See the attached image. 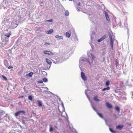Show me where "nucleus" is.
I'll return each instance as SVG.
<instances>
[{
	"mask_svg": "<svg viewBox=\"0 0 133 133\" xmlns=\"http://www.w3.org/2000/svg\"><path fill=\"white\" fill-rule=\"evenodd\" d=\"M23 113L24 115L25 114V112L24 111L19 110L16 112L14 115L15 116L17 117L19 115Z\"/></svg>",
	"mask_w": 133,
	"mask_h": 133,
	"instance_id": "nucleus-1",
	"label": "nucleus"
},
{
	"mask_svg": "<svg viewBox=\"0 0 133 133\" xmlns=\"http://www.w3.org/2000/svg\"><path fill=\"white\" fill-rule=\"evenodd\" d=\"M43 52L45 54H47L50 56H52L54 55L53 53L50 51H48L46 50H44L43 51Z\"/></svg>",
	"mask_w": 133,
	"mask_h": 133,
	"instance_id": "nucleus-2",
	"label": "nucleus"
},
{
	"mask_svg": "<svg viewBox=\"0 0 133 133\" xmlns=\"http://www.w3.org/2000/svg\"><path fill=\"white\" fill-rule=\"evenodd\" d=\"M81 75L82 79L84 81H86L87 80V78L84 73L83 72H81Z\"/></svg>",
	"mask_w": 133,
	"mask_h": 133,
	"instance_id": "nucleus-3",
	"label": "nucleus"
},
{
	"mask_svg": "<svg viewBox=\"0 0 133 133\" xmlns=\"http://www.w3.org/2000/svg\"><path fill=\"white\" fill-rule=\"evenodd\" d=\"M106 38V36L105 35H104L101 38L99 39H98L97 40L98 42H99L103 40H104V39H105V38Z\"/></svg>",
	"mask_w": 133,
	"mask_h": 133,
	"instance_id": "nucleus-4",
	"label": "nucleus"
},
{
	"mask_svg": "<svg viewBox=\"0 0 133 133\" xmlns=\"http://www.w3.org/2000/svg\"><path fill=\"white\" fill-rule=\"evenodd\" d=\"M93 99L96 102H99L100 101V99L98 98L97 96H94L93 98Z\"/></svg>",
	"mask_w": 133,
	"mask_h": 133,
	"instance_id": "nucleus-5",
	"label": "nucleus"
},
{
	"mask_svg": "<svg viewBox=\"0 0 133 133\" xmlns=\"http://www.w3.org/2000/svg\"><path fill=\"white\" fill-rule=\"evenodd\" d=\"M123 127V125H119L116 127V128L119 130H121Z\"/></svg>",
	"mask_w": 133,
	"mask_h": 133,
	"instance_id": "nucleus-6",
	"label": "nucleus"
},
{
	"mask_svg": "<svg viewBox=\"0 0 133 133\" xmlns=\"http://www.w3.org/2000/svg\"><path fill=\"white\" fill-rule=\"evenodd\" d=\"M45 60L46 62L49 65H51V64L52 62L50 59L47 58H46Z\"/></svg>",
	"mask_w": 133,
	"mask_h": 133,
	"instance_id": "nucleus-7",
	"label": "nucleus"
},
{
	"mask_svg": "<svg viewBox=\"0 0 133 133\" xmlns=\"http://www.w3.org/2000/svg\"><path fill=\"white\" fill-rule=\"evenodd\" d=\"M110 43L111 46V49L112 50L113 49V41L112 39H110Z\"/></svg>",
	"mask_w": 133,
	"mask_h": 133,
	"instance_id": "nucleus-8",
	"label": "nucleus"
},
{
	"mask_svg": "<svg viewBox=\"0 0 133 133\" xmlns=\"http://www.w3.org/2000/svg\"><path fill=\"white\" fill-rule=\"evenodd\" d=\"M105 15L106 18L107 20L108 21H109L110 20V18L109 17L108 14L106 12H105Z\"/></svg>",
	"mask_w": 133,
	"mask_h": 133,
	"instance_id": "nucleus-9",
	"label": "nucleus"
},
{
	"mask_svg": "<svg viewBox=\"0 0 133 133\" xmlns=\"http://www.w3.org/2000/svg\"><path fill=\"white\" fill-rule=\"evenodd\" d=\"M33 75V73L32 72H31L28 74L26 75V76L28 77H31L32 75Z\"/></svg>",
	"mask_w": 133,
	"mask_h": 133,
	"instance_id": "nucleus-10",
	"label": "nucleus"
},
{
	"mask_svg": "<svg viewBox=\"0 0 133 133\" xmlns=\"http://www.w3.org/2000/svg\"><path fill=\"white\" fill-rule=\"evenodd\" d=\"M106 104L108 108H112V105L110 104L109 103H106Z\"/></svg>",
	"mask_w": 133,
	"mask_h": 133,
	"instance_id": "nucleus-11",
	"label": "nucleus"
},
{
	"mask_svg": "<svg viewBox=\"0 0 133 133\" xmlns=\"http://www.w3.org/2000/svg\"><path fill=\"white\" fill-rule=\"evenodd\" d=\"M38 103V105L39 107H41L42 106V104L41 101L39 100H37Z\"/></svg>",
	"mask_w": 133,
	"mask_h": 133,
	"instance_id": "nucleus-12",
	"label": "nucleus"
},
{
	"mask_svg": "<svg viewBox=\"0 0 133 133\" xmlns=\"http://www.w3.org/2000/svg\"><path fill=\"white\" fill-rule=\"evenodd\" d=\"M55 37L57 38L58 40H59L61 39H63V37L62 36L57 35L55 36Z\"/></svg>",
	"mask_w": 133,
	"mask_h": 133,
	"instance_id": "nucleus-13",
	"label": "nucleus"
},
{
	"mask_svg": "<svg viewBox=\"0 0 133 133\" xmlns=\"http://www.w3.org/2000/svg\"><path fill=\"white\" fill-rule=\"evenodd\" d=\"M11 32H9L8 33H6L5 35V36L9 38L10 37V35H11Z\"/></svg>",
	"mask_w": 133,
	"mask_h": 133,
	"instance_id": "nucleus-14",
	"label": "nucleus"
},
{
	"mask_svg": "<svg viewBox=\"0 0 133 133\" xmlns=\"http://www.w3.org/2000/svg\"><path fill=\"white\" fill-rule=\"evenodd\" d=\"M71 35V33L70 32V33H69L68 32H66V36L68 37H69Z\"/></svg>",
	"mask_w": 133,
	"mask_h": 133,
	"instance_id": "nucleus-15",
	"label": "nucleus"
},
{
	"mask_svg": "<svg viewBox=\"0 0 133 133\" xmlns=\"http://www.w3.org/2000/svg\"><path fill=\"white\" fill-rule=\"evenodd\" d=\"M53 31V30L52 29H50L48 31V34H50Z\"/></svg>",
	"mask_w": 133,
	"mask_h": 133,
	"instance_id": "nucleus-16",
	"label": "nucleus"
},
{
	"mask_svg": "<svg viewBox=\"0 0 133 133\" xmlns=\"http://www.w3.org/2000/svg\"><path fill=\"white\" fill-rule=\"evenodd\" d=\"M110 89V87H108L107 88H104L102 90L103 91H104L106 90H109Z\"/></svg>",
	"mask_w": 133,
	"mask_h": 133,
	"instance_id": "nucleus-17",
	"label": "nucleus"
},
{
	"mask_svg": "<svg viewBox=\"0 0 133 133\" xmlns=\"http://www.w3.org/2000/svg\"><path fill=\"white\" fill-rule=\"evenodd\" d=\"M115 109H116V110L118 112H119L120 111V109L118 107H117V106L116 107Z\"/></svg>",
	"mask_w": 133,
	"mask_h": 133,
	"instance_id": "nucleus-18",
	"label": "nucleus"
},
{
	"mask_svg": "<svg viewBox=\"0 0 133 133\" xmlns=\"http://www.w3.org/2000/svg\"><path fill=\"white\" fill-rule=\"evenodd\" d=\"M69 13L68 11H66L65 12V15L66 16H68L69 15Z\"/></svg>",
	"mask_w": 133,
	"mask_h": 133,
	"instance_id": "nucleus-19",
	"label": "nucleus"
},
{
	"mask_svg": "<svg viewBox=\"0 0 133 133\" xmlns=\"http://www.w3.org/2000/svg\"><path fill=\"white\" fill-rule=\"evenodd\" d=\"M109 130L112 133H115V131L114 130L110 128Z\"/></svg>",
	"mask_w": 133,
	"mask_h": 133,
	"instance_id": "nucleus-20",
	"label": "nucleus"
},
{
	"mask_svg": "<svg viewBox=\"0 0 133 133\" xmlns=\"http://www.w3.org/2000/svg\"><path fill=\"white\" fill-rule=\"evenodd\" d=\"M97 114L98 115V116L99 117H101L102 118H103V117L102 114H101V113H98V112L97 113Z\"/></svg>",
	"mask_w": 133,
	"mask_h": 133,
	"instance_id": "nucleus-21",
	"label": "nucleus"
},
{
	"mask_svg": "<svg viewBox=\"0 0 133 133\" xmlns=\"http://www.w3.org/2000/svg\"><path fill=\"white\" fill-rule=\"evenodd\" d=\"M28 98L30 100L32 101V97L31 95H29L28 97Z\"/></svg>",
	"mask_w": 133,
	"mask_h": 133,
	"instance_id": "nucleus-22",
	"label": "nucleus"
},
{
	"mask_svg": "<svg viewBox=\"0 0 133 133\" xmlns=\"http://www.w3.org/2000/svg\"><path fill=\"white\" fill-rule=\"evenodd\" d=\"M2 78L5 81H6L7 80V78L6 77L4 76L3 75H2Z\"/></svg>",
	"mask_w": 133,
	"mask_h": 133,
	"instance_id": "nucleus-23",
	"label": "nucleus"
},
{
	"mask_svg": "<svg viewBox=\"0 0 133 133\" xmlns=\"http://www.w3.org/2000/svg\"><path fill=\"white\" fill-rule=\"evenodd\" d=\"M109 38L110 39H112V36L111 35V34H109Z\"/></svg>",
	"mask_w": 133,
	"mask_h": 133,
	"instance_id": "nucleus-24",
	"label": "nucleus"
},
{
	"mask_svg": "<svg viewBox=\"0 0 133 133\" xmlns=\"http://www.w3.org/2000/svg\"><path fill=\"white\" fill-rule=\"evenodd\" d=\"M53 129L52 126H50V128L49 131L50 132L52 131H53Z\"/></svg>",
	"mask_w": 133,
	"mask_h": 133,
	"instance_id": "nucleus-25",
	"label": "nucleus"
},
{
	"mask_svg": "<svg viewBox=\"0 0 133 133\" xmlns=\"http://www.w3.org/2000/svg\"><path fill=\"white\" fill-rule=\"evenodd\" d=\"M43 81L44 82H46L48 81V80L47 78H43Z\"/></svg>",
	"mask_w": 133,
	"mask_h": 133,
	"instance_id": "nucleus-26",
	"label": "nucleus"
},
{
	"mask_svg": "<svg viewBox=\"0 0 133 133\" xmlns=\"http://www.w3.org/2000/svg\"><path fill=\"white\" fill-rule=\"evenodd\" d=\"M53 20L52 19H50L49 20H46L45 22H52Z\"/></svg>",
	"mask_w": 133,
	"mask_h": 133,
	"instance_id": "nucleus-27",
	"label": "nucleus"
},
{
	"mask_svg": "<svg viewBox=\"0 0 133 133\" xmlns=\"http://www.w3.org/2000/svg\"><path fill=\"white\" fill-rule=\"evenodd\" d=\"M109 82H110L109 81H107L106 83V85L107 86L109 85Z\"/></svg>",
	"mask_w": 133,
	"mask_h": 133,
	"instance_id": "nucleus-28",
	"label": "nucleus"
},
{
	"mask_svg": "<svg viewBox=\"0 0 133 133\" xmlns=\"http://www.w3.org/2000/svg\"><path fill=\"white\" fill-rule=\"evenodd\" d=\"M44 45H50V44L49 43H48L47 42H45V43Z\"/></svg>",
	"mask_w": 133,
	"mask_h": 133,
	"instance_id": "nucleus-29",
	"label": "nucleus"
},
{
	"mask_svg": "<svg viewBox=\"0 0 133 133\" xmlns=\"http://www.w3.org/2000/svg\"><path fill=\"white\" fill-rule=\"evenodd\" d=\"M93 59H94L95 58V57L94 56V55H91Z\"/></svg>",
	"mask_w": 133,
	"mask_h": 133,
	"instance_id": "nucleus-30",
	"label": "nucleus"
},
{
	"mask_svg": "<svg viewBox=\"0 0 133 133\" xmlns=\"http://www.w3.org/2000/svg\"><path fill=\"white\" fill-rule=\"evenodd\" d=\"M13 68V67L11 66H9L8 67V69H10L11 68Z\"/></svg>",
	"mask_w": 133,
	"mask_h": 133,
	"instance_id": "nucleus-31",
	"label": "nucleus"
},
{
	"mask_svg": "<svg viewBox=\"0 0 133 133\" xmlns=\"http://www.w3.org/2000/svg\"><path fill=\"white\" fill-rule=\"evenodd\" d=\"M38 82L39 83H43V81H38Z\"/></svg>",
	"mask_w": 133,
	"mask_h": 133,
	"instance_id": "nucleus-32",
	"label": "nucleus"
},
{
	"mask_svg": "<svg viewBox=\"0 0 133 133\" xmlns=\"http://www.w3.org/2000/svg\"><path fill=\"white\" fill-rule=\"evenodd\" d=\"M92 107L93 109H94L95 110V111H96V109H95V107H94V106H93Z\"/></svg>",
	"mask_w": 133,
	"mask_h": 133,
	"instance_id": "nucleus-33",
	"label": "nucleus"
},
{
	"mask_svg": "<svg viewBox=\"0 0 133 133\" xmlns=\"http://www.w3.org/2000/svg\"><path fill=\"white\" fill-rule=\"evenodd\" d=\"M78 6H80V2H79L78 3Z\"/></svg>",
	"mask_w": 133,
	"mask_h": 133,
	"instance_id": "nucleus-34",
	"label": "nucleus"
},
{
	"mask_svg": "<svg viewBox=\"0 0 133 133\" xmlns=\"http://www.w3.org/2000/svg\"><path fill=\"white\" fill-rule=\"evenodd\" d=\"M131 93H132L131 95L133 97V92H132Z\"/></svg>",
	"mask_w": 133,
	"mask_h": 133,
	"instance_id": "nucleus-35",
	"label": "nucleus"
},
{
	"mask_svg": "<svg viewBox=\"0 0 133 133\" xmlns=\"http://www.w3.org/2000/svg\"><path fill=\"white\" fill-rule=\"evenodd\" d=\"M31 120H32V121H34L33 120V119H31Z\"/></svg>",
	"mask_w": 133,
	"mask_h": 133,
	"instance_id": "nucleus-36",
	"label": "nucleus"
},
{
	"mask_svg": "<svg viewBox=\"0 0 133 133\" xmlns=\"http://www.w3.org/2000/svg\"><path fill=\"white\" fill-rule=\"evenodd\" d=\"M69 1H72V0H69Z\"/></svg>",
	"mask_w": 133,
	"mask_h": 133,
	"instance_id": "nucleus-37",
	"label": "nucleus"
},
{
	"mask_svg": "<svg viewBox=\"0 0 133 133\" xmlns=\"http://www.w3.org/2000/svg\"><path fill=\"white\" fill-rule=\"evenodd\" d=\"M124 1V0H123V1Z\"/></svg>",
	"mask_w": 133,
	"mask_h": 133,
	"instance_id": "nucleus-38",
	"label": "nucleus"
}]
</instances>
